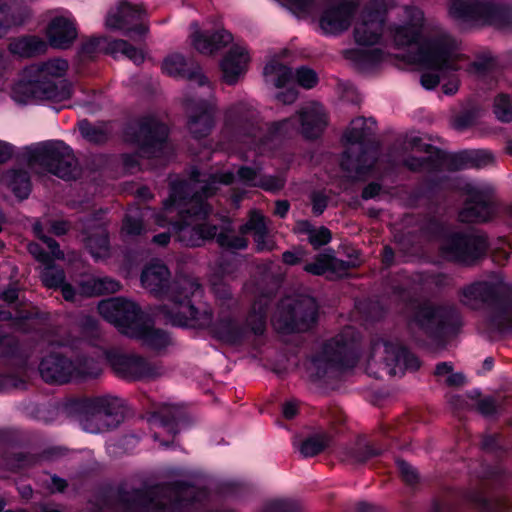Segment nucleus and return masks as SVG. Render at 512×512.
I'll return each mask as SVG.
<instances>
[{
  "label": "nucleus",
  "instance_id": "obj_63",
  "mask_svg": "<svg viewBox=\"0 0 512 512\" xmlns=\"http://www.w3.org/2000/svg\"><path fill=\"white\" fill-rule=\"evenodd\" d=\"M105 39L103 37H93L89 39V41L86 44V49L92 50L96 48L104 47Z\"/></svg>",
  "mask_w": 512,
  "mask_h": 512
},
{
  "label": "nucleus",
  "instance_id": "obj_16",
  "mask_svg": "<svg viewBox=\"0 0 512 512\" xmlns=\"http://www.w3.org/2000/svg\"><path fill=\"white\" fill-rule=\"evenodd\" d=\"M190 38L193 47L204 55L213 54L232 40L231 34L226 30H217L210 34L202 30L197 23L191 25Z\"/></svg>",
  "mask_w": 512,
  "mask_h": 512
},
{
  "label": "nucleus",
  "instance_id": "obj_49",
  "mask_svg": "<svg viewBox=\"0 0 512 512\" xmlns=\"http://www.w3.org/2000/svg\"><path fill=\"white\" fill-rule=\"evenodd\" d=\"M469 159L477 167L485 166L493 161L491 153L484 150L469 152Z\"/></svg>",
  "mask_w": 512,
  "mask_h": 512
},
{
  "label": "nucleus",
  "instance_id": "obj_44",
  "mask_svg": "<svg viewBox=\"0 0 512 512\" xmlns=\"http://www.w3.org/2000/svg\"><path fill=\"white\" fill-rule=\"evenodd\" d=\"M494 113L503 122L512 121V103L506 95H499L494 102Z\"/></svg>",
  "mask_w": 512,
  "mask_h": 512
},
{
  "label": "nucleus",
  "instance_id": "obj_6",
  "mask_svg": "<svg viewBox=\"0 0 512 512\" xmlns=\"http://www.w3.org/2000/svg\"><path fill=\"white\" fill-rule=\"evenodd\" d=\"M39 370L45 381L57 383H64L73 378H94L101 373V369L93 361H86L76 366L68 359L56 354L44 357Z\"/></svg>",
  "mask_w": 512,
  "mask_h": 512
},
{
  "label": "nucleus",
  "instance_id": "obj_7",
  "mask_svg": "<svg viewBox=\"0 0 512 512\" xmlns=\"http://www.w3.org/2000/svg\"><path fill=\"white\" fill-rule=\"evenodd\" d=\"M40 165L61 178H70L75 167V158L63 142H47L34 149L32 165Z\"/></svg>",
  "mask_w": 512,
  "mask_h": 512
},
{
  "label": "nucleus",
  "instance_id": "obj_28",
  "mask_svg": "<svg viewBox=\"0 0 512 512\" xmlns=\"http://www.w3.org/2000/svg\"><path fill=\"white\" fill-rule=\"evenodd\" d=\"M120 284L110 278L87 277L79 286V294L93 296L102 293H114L118 291Z\"/></svg>",
  "mask_w": 512,
  "mask_h": 512
},
{
  "label": "nucleus",
  "instance_id": "obj_22",
  "mask_svg": "<svg viewBox=\"0 0 512 512\" xmlns=\"http://www.w3.org/2000/svg\"><path fill=\"white\" fill-rule=\"evenodd\" d=\"M409 21L401 27H397L393 31V40L399 47L414 45L418 36L419 27L423 21V13L416 8L406 10Z\"/></svg>",
  "mask_w": 512,
  "mask_h": 512
},
{
  "label": "nucleus",
  "instance_id": "obj_43",
  "mask_svg": "<svg viewBox=\"0 0 512 512\" xmlns=\"http://www.w3.org/2000/svg\"><path fill=\"white\" fill-rule=\"evenodd\" d=\"M374 158L368 154L362 155L356 163L350 160L348 156H344L341 165L346 170L355 169L359 177L364 176L372 167Z\"/></svg>",
  "mask_w": 512,
  "mask_h": 512
},
{
  "label": "nucleus",
  "instance_id": "obj_21",
  "mask_svg": "<svg viewBox=\"0 0 512 512\" xmlns=\"http://www.w3.org/2000/svg\"><path fill=\"white\" fill-rule=\"evenodd\" d=\"M132 329L135 330V334H127V336L139 339L151 349L161 350L170 342L168 335L161 330L154 329L143 314L139 324H135Z\"/></svg>",
  "mask_w": 512,
  "mask_h": 512
},
{
  "label": "nucleus",
  "instance_id": "obj_50",
  "mask_svg": "<svg viewBox=\"0 0 512 512\" xmlns=\"http://www.w3.org/2000/svg\"><path fill=\"white\" fill-rule=\"evenodd\" d=\"M397 466L402 477L406 482L413 483L416 481L417 474L411 465H409L405 461L399 460L397 461Z\"/></svg>",
  "mask_w": 512,
  "mask_h": 512
},
{
  "label": "nucleus",
  "instance_id": "obj_42",
  "mask_svg": "<svg viewBox=\"0 0 512 512\" xmlns=\"http://www.w3.org/2000/svg\"><path fill=\"white\" fill-rule=\"evenodd\" d=\"M213 125V117L210 112H204L189 122V129L196 137L205 136Z\"/></svg>",
  "mask_w": 512,
  "mask_h": 512
},
{
  "label": "nucleus",
  "instance_id": "obj_48",
  "mask_svg": "<svg viewBox=\"0 0 512 512\" xmlns=\"http://www.w3.org/2000/svg\"><path fill=\"white\" fill-rule=\"evenodd\" d=\"M309 242L315 246H321L329 242L330 240V232L325 227H319L317 229H312L311 234L309 236Z\"/></svg>",
  "mask_w": 512,
  "mask_h": 512
},
{
  "label": "nucleus",
  "instance_id": "obj_1",
  "mask_svg": "<svg viewBox=\"0 0 512 512\" xmlns=\"http://www.w3.org/2000/svg\"><path fill=\"white\" fill-rule=\"evenodd\" d=\"M459 57L445 41H433L421 45L412 61L421 68V84L433 89L442 83L446 95H453L459 88V80L454 74L459 69Z\"/></svg>",
  "mask_w": 512,
  "mask_h": 512
},
{
  "label": "nucleus",
  "instance_id": "obj_2",
  "mask_svg": "<svg viewBox=\"0 0 512 512\" xmlns=\"http://www.w3.org/2000/svg\"><path fill=\"white\" fill-rule=\"evenodd\" d=\"M386 0H376L367 9L354 30L357 47L346 50L345 57L362 70H369L383 60L378 44L382 34V13L387 10Z\"/></svg>",
  "mask_w": 512,
  "mask_h": 512
},
{
  "label": "nucleus",
  "instance_id": "obj_57",
  "mask_svg": "<svg viewBox=\"0 0 512 512\" xmlns=\"http://www.w3.org/2000/svg\"><path fill=\"white\" fill-rule=\"evenodd\" d=\"M407 148L416 149L417 151L429 152L430 146L427 144H421L419 137H411L407 140Z\"/></svg>",
  "mask_w": 512,
  "mask_h": 512
},
{
  "label": "nucleus",
  "instance_id": "obj_3",
  "mask_svg": "<svg viewBox=\"0 0 512 512\" xmlns=\"http://www.w3.org/2000/svg\"><path fill=\"white\" fill-rule=\"evenodd\" d=\"M418 367V361L397 342L377 341L372 345L367 369L370 374L390 376L402 374L405 368Z\"/></svg>",
  "mask_w": 512,
  "mask_h": 512
},
{
  "label": "nucleus",
  "instance_id": "obj_55",
  "mask_svg": "<svg viewBox=\"0 0 512 512\" xmlns=\"http://www.w3.org/2000/svg\"><path fill=\"white\" fill-rule=\"evenodd\" d=\"M465 382V377L459 372H453L451 369L450 376L444 378V383L450 386H460Z\"/></svg>",
  "mask_w": 512,
  "mask_h": 512
},
{
  "label": "nucleus",
  "instance_id": "obj_56",
  "mask_svg": "<svg viewBox=\"0 0 512 512\" xmlns=\"http://www.w3.org/2000/svg\"><path fill=\"white\" fill-rule=\"evenodd\" d=\"M304 253L302 250H296V251H287L283 254V260L285 263L293 265L299 262L300 259H302Z\"/></svg>",
  "mask_w": 512,
  "mask_h": 512
},
{
  "label": "nucleus",
  "instance_id": "obj_19",
  "mask_svg": "<svg viewBox=\"0 0 512 512\" xmlns=\"http://www.w3.org/2000/svg\"><path fill=\"white\" fill-rule=\"evenodd\" d=\"M352 9L342 5L327 8L319 19L321 30L326 34H337L346 30L351 22Z\"/></svg>",
  "mask_w": 512,
  "mask_h": 512
},
{
  "label": "nucleus",
  "instance_id": "obj_31",
  "mask_svg": "<svg viewBox=\"0 0 512 512\" xmlns=\"http://www.w3.org/2000/svg\"><path fill=\"white\" fill-rule=\"evenodd\" d=\"M453 312L454 310L447 306H425L418 314V321L426 327L442 325L452 317Z\"/></svg>",
  "mask_w": 512,
  "mask_h": 512
},
{
  "label": "nucleus",
  "instance_id": "obj_23",
  "mask_svg": "<svg viewBox=\"0 0 512 512\" xmlns=\"http://www.w3.org/2000/svg\"><path fill=\"white\" fill-rule=\"evenodd\" d=\"M162 70L164 73L176 78L194 79L199 85L207 82L206 77L199 71H192L188 67L184 57L180 54L175 53L167 56L163 61Z\"/></svg>",
  "mask_w": 512,
  "mask_h": 512
},
{
  "label": "nucleus",
  "instance_id": "obj_34",
  "mask_svg": "<svg viewBox=\"0 0 512 512\" xmlns=\"http://www.w3.org/2000/svg\"><path fill=\"white\" fill-rule=\"evenodd\" d=\"M375 129V122L372 119L356 118L352 120L349 128L344 134L348 143H358L368 137Z\"/></svg>",
  "mask_w": 512,
  "mask_h": 512
},
{
  "label": "nucleus",
  "instance_id": "obj_61",
  "mask_svg": "<svg viewBox=\"0 0 512 512\" xmlns=\"http://www.w3.org/2000/svg\"><path fill=\"white\" fill-rule=\"evenodd\" d=\"M375 452L373 451H368L367 452V455L366 456H363V455H358V454H355L352 450H347L346 451V457L345 459L346 460H350V461H353V462H363L365 461L369 456L371 455H374Z\"/></svg>",
  "mask_w": 512,
  "mask_h": 512
},
{
  "label": "nucleus",
  "instance_id": "obj_46",
  "mask_svg": "<svg viewBox=\"0 0 512 512\" xmlns=\"http://www.w3.org/2000/svg\"><path fill=\"white\" fill-rule=\"evenodd\" d=\"M295 79L300 86L306 89L312 88L318 81L316 73L306 67H302L296 71Z\"/></svg>",
  "mask_w": 512,
  "mask_h": 512
},
{
  "label": "nucleus",
  "instance_id": "obj_39",
  "mask_svg": "<svg viewBox=\"0 0 512 512\" xmlns=\"http://www.w3.org/2000/svg\"><path fill=\"white\" fill-rule=\"evenodd\" d=\"M330 443L331 437L328 434H317L302 442L300 452L305 457H312L328 447Z\"/></svg>",
  "mask_w": 512,
  "mask_h": 512
},
{
  "label": "nucleus",
  "instance_id": "obj_27",
  "mask_svg": "<svg viewBox=\"0 0 512 512\" xmlns=\"http://www.w3.org/2000/svg\"><path fill=\"white\" fill-rule=\"evenodd\" d=\"M47 43L36 36L14 39L9 50L20 57H30L46 51Z\"/></svg>",
  "mask_w": 512,
  "mask_h": 512
},
{
  "label": "nucleus",
  "instance_id": "obj_51",
  "mask_svg": "<svg viewBox=\"0 0 512 512\" xmlns=\"http://www.w3.org/2000/svg\"><path fill=\"white\" fill-rule=\"evenodd\" d=\"M0 38L3 37L10 27L18 24L16 20L10 17L5 10L0 7Z\"/></svg>",
  "mask_w": 512,
  "mask_h": 512
},
{
  "label": "nucleus",
  "instance_id": "obj_12",
  "mask_svg": "<svg viewBox=\"0 0 512 512\" xmlns=\"http://www.w3.org/2000/svg\"><path fill=\"white\" fill-rule=\"evenodd\" d=\"M92 405L95 412L83 421V428L89 433H99L112 426L109 418L117 415L119 400L110 396L99 397L93 400Z\"/></svg>",
  "mask_w": 512,
  "mask_h": 512
},
{
  "label": "nucleus",
  "instance_id": "obj_17",
  "mask_svg": "<svg viewBox=\"0 0 512 512\" xmlns=\"http://www.w3.org/2000/svg\"><path fill=\"white\" fill-rule=\"evenodd\" d=\"M31 72L35 75V81L41 86H48L49 82L54 83L59 89H67L66 86H59L58 82L62 79L68 69V63L64 59L56 58L49 61L30 65Z\"/></svg>",
  "mask_w": 512,
  "mask_h": 512
},
{
  "label": "nucleus",
  "instance_id": "obj_36",
  "mask_svg": "<svg viewBox=\"0 0 512 512\" xmlns=\"http://www.w3.org/2000/svg\"><path fill=\"white\" fill-rule=\"evenodd\" d=\"M491 288L486 282L473 284L463 290L462 302L472 308H476L490 295Z\"/></svg>",
  "mask_w": 512,
  "mask_h": 512
},
{
  "label": "nucleus",
  "instance_id": "obj_62",
  "mask_svg": "<svg viewBox=\"0 0 512 512\" xmlns=\"http://www.w3.org/2000/svg\"><path fill=\"white\" fill-rule=\"evenodd\" d=\"M479 409L483 414H490L494 411L495 406L492 399H484L479 404Z\"/></svg>",
  "mask_w": 512,
  "mask_h": 512
},
{
  "label": "nucleus",
  "instance_id": "obj_20",
  "mask_svg": "<svg viewBox=\"0 0 512 512\" xmlns=\"http://www.w3.org/2000/svg\"><path fill=\"white\" fill-rule=\"evenodd\" d=\"M144 10L127 2H121L111 9L106 17L105 25L109 29H125L141 19Z\"/></svg>",
  "mask_w": 512,
  "mask_h": 512
},
{
  "label": "nucleus",
  "instance_id": "obj_35",
  "mask_svg": "<svg viewBox=\"0 0 512 512\" xmlns=\"http://www.w3.org/2000/svg\"><path fill=\"white\" fill-rule=\"evenodd\" d=\"M252 231L254 232L255 241L257 243V247L260 250L270 249L272 246L264 241V237L266 235V226L264 223L263 216L258 212H253L250 215L249 221L243 226L242 232L246 233Z\"/></svg>",
  "mask_w": 512,
  "mask_h": 512
},
{
  "label": "nucleus",
  "instance_id": "obj_64",
  "mask_svg": "<svg viewBox=\"0 0 512 512\" xmlns=\"http://www.w3.org/2000/svg\"><path fill=\"white\" fill-rule=\"evenodd\" d=\"M326 206V200L323 197H316L313 200V211L317 214H321Z\"/></svg>",
  "mask_w": 512,
  "mask_h": 512
},
{
  "label": "nucleus",
  "instance_id": "obj_24",
  "mask_svg": "<svg viewBox=\"0 0 512 512\" xmlns=\"http://www.w3.org/2000/svg\"><path fill=\"white\" fill-rule=\"evenodd\" d=\"M117 373L127 378H141L150 375L148 364L135 355H121L113 361Z\"/></svg>",
  "mask_w": 512,
  "mask_h": 512
},
{
  "label": "nucleus",
  "instance_id": "obj_53",
  "mask_svg": "<svg viewBox=\"0 0 512 512\" xmlns=\"http://www.w3.org/2000/svg\"><path fill=\"white\" fill-rule=\"evenodd\" d=\"M180 203L178 202V199L176 197V193L174 192L169 201H167L164 205L163 214L166 218L171 219L173 217V214L178 210L180 207Z\"/></svg>",
  "mask_w": 512,
  "mask_h": 512
},
{
  "label": "nucleus",
  "instance_id": "obj_18",
  "mask_svg": "<svg viewBox=\"0 0 512 512\" xmlns=\"http://www.w3.org/2000/svg\"><path fill=\"white\" fill-rule=\"evenodd\" d=\"M443 248L451 259L467 261L479 254L483 243L472 236L453 235L446 239Z\"/></svg>",
  "mask_w": 512,
  "mask_h": 512
},
{
  "label": "nucleus",
  "instance_id": "obj_59",
  "mask_svg": "<svg viewBox=\"0 0 512 512\" xmlns=\"http://www.w3.org/2000/svg\"><path fill=\"white\" fill-rule=\"evenodd\" d=\"M282 412L286 419H292L298 412V406L294 401H288L283 405Z\"/></svg>",
  "mask_w": 512,
  "mask_h": 512
},
{
  "label": "nucleus",
  "instance_id": "obj_54",
  "mask_svg": "<svg viewBox=\"0 0 512 512\" xmlns=\"http://www.w3.org/2000/svg\"><path fill=\"white\" fill-rule=\"evenodd\" d=\"M297 92L293 88L287 89V91L280 92L277 95V98L280 102L284 104H291L297 99Z\"/></svg>",
  "mask_w": 512,
  "mask_h": 512
},
{
  "label": "nucleus",
  "instance_id": "obj_29",
  "mask_svg": "<svg viewBox=\"0 0 512 512\" xmlns=\"http://www.w3.org/2000/svg\"><path fill=\"white\" fill-rule=\"evenodd\" d=\"M237 175L244 184L260 186L266 190H276L282 186L280 179L263 176L259 171L251 168H241L238 170Z\"/></svg>",
  "mask_w": 512,
  "mask_h": 512
},
{
  "label": "nucleus",
  "instance_id": "obj_40",
  "mask_svg": "<svg viewBox=\"0 0 512 512\" xmlns=\"http://www.w3.org/2000/svg\"><path fill=\"white\" fill-rule=\"evenodd\" d=\"M216 334L221 340L234 343L242 336L243 329L234 319L229 318L218 323Z\"/></svg>",
  "mask_w": 512,
  "mask_h": 512
},
{
  "label": "nucleus",
  "instance_id": "obj_30",
  "mask_svg": "<svg viewBox=\"0 0 512 512\" xmlns=\"http://www.w3.org/2000/svg\"><path fill=\"white\" fill-rule=\"evenodd\" d=\"M2 183L12 190L16 197L26 198L30 193L28 175L23 170H10L2 176Z\"/></svg>",
  "mask_w": 512,
  "mask_h": 512
},
{
  "label": "nucleus",
  "instance_id": "obj_4",
  "mask_svg": "<svg viewBox=\"0 0 512 512\" xmlns=\"http://www.w3.org/2000/svg\"><path fill=\"white\" fill-rule=\"evenodd\" d=\"M327 125V114L317 102H309L299 108L290 118L274 123V133L292 135L300 133L307 138L318 136Z\"/></svg>",
  "mask_w": 512,
  "mask_h": 512
},
{
  "label": "nucleus",
  "instance_id": "obj_58",
  "mask_svg": "<svg viewBox=\"0 0 512 512\" xmlns=\"http://www.w3.org/2000/svg\"><path fill=\"white\" fill-rule=\"evenodd\" d=\"M301 313V305H297L295 307L292 308V310H289L287 312V315H285V319H284V322H285V326L289 327V326H294V322L296 320V318L298 317V315H300Z\"/></svg>",
  "mask_w": 512,
  "mask_h": 512
},
{
  "label": "nucleus",
  "instance_id": "obj_33",
  "mask_svg": "<svg viewBox=\"0 0 512 512\" xmlns=\"http://www.w3.org/2000/svg\"><path fill=\"white\" fill-rule=\"evenodd\" d=\"M169 272L161 263L149 265L142 273V284L151 291H156L168 279Z\"/></svg>",
  "mask_w": 512,
  "mask_h": 512
},
{
  "label": "nucleus",
  "instance_id": "obj_15",
  "mask_svg": "<svg viewBox=\"0 0 512 512\" xmlns=\"http://www.w3.org/2000/svg\"><path fill=\"white\" fill-rule=\"evenodd\" d=\"M358 335L352 328L345 329L340 335L329 342L325 349L328 361L349 365L350 359H354V344Z\"/></svg>",
  "mask_w": 512,
  "mask_h": 512
},
{
  "label": "nucleus",
  "instance_id": "obj_13",
  "mask_svg": "<svg viewBox=\"0 0 512 512\" xmlns=\"http://www.w3.org/2000/svg\"><path fill=\"white\" fill-rule=\"evenodd\" d=\"M182 223H174L173 229L179 234V239L186 245L196 246L200 241L213 237L216 234L214 226H205L199 223L200 213L181 216Z\"/></svg>",
  "mask_w": 512,
  "mask_h": 512
},
{
  "label": "nucleus",
  "instance_id": "obj_14",
  "mask_svg": "<svg viewBox=\"0 0 512 512\" xmlns=\"http://www.w3.org/2000/svg\"><path fill=\"white\" fill-rule=\"evenodd\" d=\"M249 61L250 55L244 45L235 44L231 47L220 63L224 81L229 84L238 81L245 74Z\"/></svg>",
  "mask_w": 512,
  "mask_h": 512
},
{
  "label": "nucleus",
  "instance_id": "obj_41",
  "mask_svg": "<svg viewBox=\"0 0 512 512\" xmlns=\"http://www.w3.org/2000/svg\"><path fill=\"white\" fill-rule=\"evenodd\" d=\"M86 246L92 256L96 259L103 258L108 254V238L106 233L101 230L94 236L86 240Z\"/></svg>",
  "mask_w": 512,
  "mask_h": 512
},
{
  "label": "nucleus",
  "instance_id": "obj_8",
  "mask_svg": "<svg viewBox=\"0 0 512 512\" xmlns=\"http://www.w3.org/2000/svg\"><path fill=\"white\" fill-rule=\"evenodd\" d=\"M451 16L460 20L482 19L508 31L512 28V12L472 0H451L449 6Z\"/></svg>",
  "mask_w": 512,
  "mask_h": 512
},
{
  "label": "nucleus",
  "instance_id": "obj_45",
  "mask_svg": "<svg viewBox=\"0 0 512 512\" xmlns=\"http://www.w3.org/2000/svg\"><path fill=\"white\" fill-rule=\"evenodd\" d=\"M338 261L330 255H321L314 263L305 266V270L315 275H321L327 270L335 268Z\"/></svg>",
  "mask_w": 512,
  "mask_h": 512
},
{
  "label": "nucleus",
  "instance_id": "obj_9",
  "mask_svg": "<svg viewBox=\"0 0 512 512\" xmlns=\"http://www.w3.org/2000/svg\"><path fill=\"white\" fill-rule=\"evenodd\" d=\"M98 310L104 319L113 323L125 335L135 334L132 328L139 324L142 316L134 302L120 298L102 301Z\"/></svg>",
  "mask_w": 512,
  "mask_h": 512
},
{
  "label": "nucleus",
  "instance_id": "obj_37",
  "mask_svg": "<svg viewBox=\"0 0 512 512\" xmlns=\"http://www.w3.org/2000/svg\"><path fill=\"white\" fill-rule=\"evenodd\" d=\"M107 50L115 57L122 55L136 64L142 63L145 58L144 52L140 48L134 47L124 40L112 41L108 44Z\"/></svg>",
  "mask_w": 512,
  "mask_h": 512
},
{
  "label": "nucleus",
  "instance_id": "obj_32",
  "mask_svg": "<svg viewBox=\"0 0 512 512\" xmlns=\"http://www.w3.org/2000/svg\"><path fill=\"white\" fill-rule=\"evenodd\" d=\"M42 280L48 287H61L63 297L66 300H76V293L68 284L64 283L63 272L61 270L50 267L49 263L44 265V269L42 271Z\"/></svg>",
  "mask_w": 512,
  "mask_h": 512
},
{
  "label": "nucleus",
  "instance_id": "obj_5",
  "mask_svg": "<svg viewBox=\"0 0 512 512\" xmlns=\"http://www.w3.org/2000/svg\"><path fill=\"white\" fill-rule=\"evenodd\" d=\"M70 94L67 89H59L52 82H49L48 86L38 84L29 66L14 80L10 90L11 98L20 104H27L34 100L62 101L68 99Z\"/></svg>",
  "mask_w": 512,
  "mask_h": 512
},
{
  "label": "nucleus",
  "instance_id": "obj_38",
  "mask_svg": "<svg viewBox=\"0 0 512 512\" xmlns=\"http://www.w3.org/2000/svg\"><path fill=\"white\" fill-rule=\"evenodd\" d=\"M464 189L470 196V202L467 204V207H488L486 197L492 191L490 186L469 182L465 185Z\"/></svg>",
  "mask_w": 512,
  "mask_h": 512
},
{
  "label": "nucleus",
  "instance_id": "obj_11",
  "mask_svg": "<svg viewBox=\"0 0 512 512\" xmlns=\"http://www.w3.org/2000/svg\"><path fill=\"white\" fill-rule=\"evenodd\" d=\"M198 289V286L192 282L185 281L181 287V293L184 294V300L174 299L169 311V317L175 325H200L209 323V316L200 317L196 309L190 304L188 299L190 294Z\"/></svg>",
  "mask_w": 512,
  "mask_h": 512
},
{
  "label": "nucleus",
  "instance_id": "obj_10",
  "mask_svg": "<svg viewBox=\"0 0 512 512\" xmlns=\"http://www.w3.org/2000/svg\"><path fill=\"white\" fill-rule=\"evenodd\" d=\"M76 21L70 13L52 17L45 29L47 45L56 49H67L77 38Z\"/></svg>",
  "mask_w": 512,
  "mask_h": 512
},
{
  "label": "nucleus",
  "instance_id": "obj_26",
  "mask_svg": "<svg viewBox=\"0 0 512 512\" xmlns=\"http://www.w3.org/2000/svg\"><path fill=\"white\" fill-rule=\"evenodd\" d=\"M34 231L35 234L42 240L43 244L49 250V252L45 253L40 244L30 243L28 245V250L38 261H40L43 265H46L50 263V257L56 259L62 257V253L59 251L57 243L50 238L42 236V227L39 223H36L34 225Z\"/></svg>",
  "mask_w": 512,
  "mask_h": 512
},
{
  "label": "nucleus",
  "instance_id": "obj_60",
  "mask_svg": "<svg viewBox=\"0 0 512 512\" xmlns=\"http://www.w3.org/2000/svg\"><path fill=\"white\" fill-rule=\"evenodd\" d=\"M451 369L452 366L449 365L448 363H441L437 365L435 374L440 381L444 382V378L450 376Z\"/></svg>",
  "mask_w": 512,
  "mask_h": 512
},
{
  "label": "nucleus",
  "instance_id": "obj_25",
  "mask_svg": "<svg viewBox=\"0 0 512 512\" xmlns=\"http://www.w3.org/2000/svg\"><path fill=\"white\" fill-rule=\"evenodd\" d=\"M264 77L267 83L277 88H284L292 81L293 74L276 55H273L264 67Z\"/></svg>",
  "mask_w": 512,
  "mask_h": 512
},
{
  "label": "nucleus",
  "instance_id": "obj_47",
  "mask_svg": "<svg viewBox=\"0 0 512 512\" xmlns=\"http://www.w3.org/2000/svg\"><path fill=\"white\" fill-rule=\"evenodd\" d=\"M218 242L221 246L232 249H243L247 246V241L243 237L219 235Z\"/></svg>",
  "mask_w": 512,
  "mask_h": 512
},
{
  "label": "nucleus",
  "instance_id": "obj_52",
  "mask_svg": "<svg viewBox=\"0 0 512 512\" xmlns=\"http://www.w3.org/2000/svg\"><path fill=\"white\" fill-rule=\"evenodd\" d=\"M123 230L129 235L139 234L142 230V224L137 219L127 217L123 225Z\"/></svg>",
  "mask_w": 512,
  "mask_h": 512
}]
</instances>
